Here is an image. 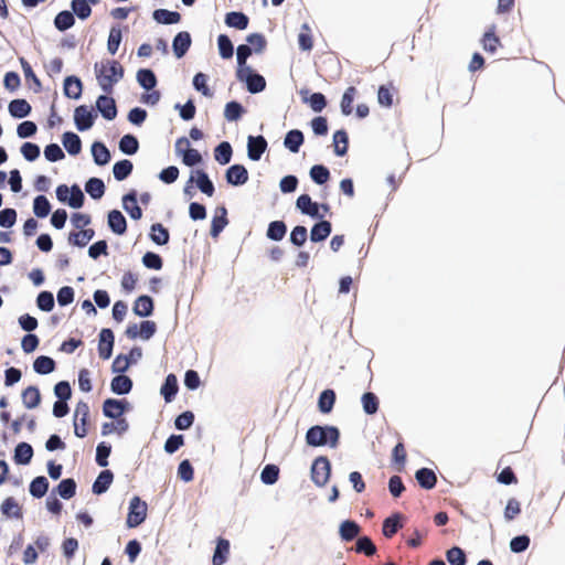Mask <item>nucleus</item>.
Returning a JSON list of instances; mask_svg holds the SVG:
<instances>
[{
	"label": "nucleus",
	"instance_id": "obj_1",
	"mask_svg": "<svg viewBox=\"0 0 565 565\" xmlns=\"http://www.w3.org/2000/svg\"><path fill=\"white\" fill-rule=\"evenodd\" d=\"M94 74L100 89L110 94L114 86L124 77V68L115 60H102L94 64Z\"/></svg>",
	"mask_w": 565,
	"mask_h": 565
},
{
	"label": "nucleus",
	"instance_id": "obj_2",
	"mask_svg": "<svg viewBox=\"0 0 565 565\" xmlns=\"http://www.w3.org/2000/svg\"><path fill=\"white\" fill-rule=\"evenodd\" d=\"M340 433L334 426H312L309 428L306 435V441L309 446L321 447L330 446L331 448L337 447L339 441Z\"/></svg>",
	"mask_w": 565,
	"mask_h": 565
},
{
	"label": "nucleus",
	"instance_id": "obj_3",
	"mask_svg": "<svg viewBox=\"0 0 565 565\" xmlns=\"http://www.w3.org/2000/svg\"><path fill=\"white\" fill-rule=\"evenodd\" d=\"M236 76L238 81L246 84L248 92L252 94L260 93L266 87L265 78L255 73L252 67L237 70Z\"/></svg>",
	"mask_w": 565,
	"mask_h": 565
},
{
	"label": "nucleus",
	"instance_id": "obj_4",
	"mask_svg": "<svg viewBox=\"0 0 565 565\" xmlns=\"http://www.w3.org/2000/svg\"><path fill=\"white\" fill-rule=\"evenodd\" d=\"M147 503L135 495L129 503L127 526L132 529L140 525L147 518Z\"/></svg>",
	"mask_w": 565,
	"mask_h": 565
},
{
	"label": "nucleus",
	"instance_id": "obj_5",
	"mask_svg": "<svg viewBox=\"0 0 565 565\" xmlns=\"http://www.w3.org/2000/svg\"><path fill=\"white\" fill-rule=\"evenodd\" d=\"M330 462L326 457H318L311 466V479L318 487H323L330 478Z\"/></svg>",
	"mask_w": 565,
	"mask_h": 565
},
{
	"label": "nucleus",
	"instance_id": "obj_6",
	"mask_svg": "<svg viewBox=\"0 0 565 565\" xmlns=\"http://www.w3.org/2000/svg\"><path fill=\"white\" fill-rule=\"evenodd\" d=\"M96 118L97 113L92 107L81 105L75 108L74 121L79 131H85L92 128Z\"/></svg>",
	"mask_w": 565,
	"mask_h": 565
},
{
	"label": "nucleus",
	"instance_id": "obj_7",
	"mask_svg": "<svg viewBox=\"0 0 565 565\" xmlns=\"http://www.w3.org/2000/svg\"><path fill=\"white\" fill-rule=\"evenodd\" d=\"M89 415V407L85 402H78L74 412V433L78 438L86 436V423Z\"/></svg>",
	"mask_w": 565,
	"mask_h": 565
},
{
	"label": "nucleus",
	"instance_id": "obj_8",
	"mask_svg": "<svg viewBox=\"0 0 565 565\" xmlns=\"http://www.w3.org/2000/svg\"><path fill=\"white\" fill-rule=\"evenodd\" d=\"M128 407L129 403L124 399L108 398L103 404V413L106 417L119 419Z\"/></svg>",
	"mask_w": 565,
	"mask_h": 565
},
{
	"label": "nucleus",
	"instance_id": "obj_9",
	"mask_svg": "<svg viewBox=\"0 0 565 565\" xmlns=\"http://www.w3.org/2000/svg\"><path fill=\"white\" fill-rule=\"evenodd\" d=\"M267 148V141L263 136H249L247 139V154L253 161H258Z\"/></svg>",
	"mask_w": 565,
	"mask_h": 565
},
{
	"label": "nucleus",
	"instance_id": "obj_10",
	"mask_svg": "<svg viewBox=\"0 0 565 565\" xmlns=\"http://www.w3.org/2000/svg\"><path fill=\"white\" fill-rule=\"evenodd\" d=\"M96 107L97 110L100 113V115L107 119L113 120L117 116V108L114 98L102 95L96 100Z\"/></svg>",
	"mask_w": 565,
	"mask_h": 565
},
{
	"label": "nucleus",
	"instance_id": "obj_11",
	"mask_svg": "<svg viewBox=\"0 0 565 565\" xmlns=\"http://www.w3.org/2000/svg\"><path fill=\"white\" fill-rule=\"evenodd\" d=\"M226 181L235 186L243 185L248 180V172L242 164L231 166L225 174Z\"/></svg>",
	"mask_w": 565,
	"mask_h": 565
},
{
	"label": "nucleus",
	"instance_id": "obj_12",
	"mask_svg": "<svg viewBox=\"0 0 565 565\" xmlns=\"http://www.w3.org/2000/svg\"><path fill=\"white\" fill-rule=\"evenodd\" d=\"M114 347V333L110 329H103L99 333L98 353L104 360L111 356Z\"/></svg>",
	"mask_w": 565,
	"mask_h": 565
},
{
	"label": "nucleus",
	"instance_id": "obj_13",
	"mask_svg": "<svg viewBox=\"0 0 565 565\" xmlns=\"http://www.w3.org/2000/svg\"><path fill=\"white\" fill-rule=\"evenodd\" d=\"M190 182H195L201 192L207 196H212L214 194V185L204 171H193L190 178Z\"/></svg>",
	"mask_w": 565,
	"mask_h": 565
},
{
	"label": "nucleus",
	"instance_id": "obj_14",
	"mask_svg": "<svg viewBox=\"0 0 565 565\" xmlns=\"http://www.w3.org/2000/svg\"><path fill=\"white\" fill-rule=\"evenodd\" d=\"M296 206L303 214L311 217H321L319 214V205L316 202H312L311 198L307 194H302L297 199Z\"/></svg>",
	"mask_w": 565,
	"mask_h": 565
},
{
	"label": "nucleus",
	"instance_id": "obj_15",
	"mask_svg": "<svg viewBox=\"0 0 565 565\" xmlns=\"http://www.w3.org/2000/svg\"><path fill=\"white\" fill-rule=\"evenodd\" d=\"M108 226L117 235L126 232V218L120 211L113 210L108 213Z\"/></svg>",
	"mask_w": 565,
	"mask_h": 565
},
{
	"label": "nucleus",
	"instance_id": "obj_16",
	"mask_svg": "<svg viewBox=\"0 0 565 565\" xmlns=\"http://www.w3.org/2000/svg\"><path fill=\"white\" fill-rule=\"evenodd\" d=\"M83 85L78 77L67 76L64 79V94L68 98L78 99L82 96Z\"/></svg>",
	"mask_w": 565,
	"mask_h": 565
},
{
	"label": "nucleus",
	"instance_id": "obj_17",
	"mask_svg": "<svg viewBox=\"0 0 565 565\" xmlns=\"http://www.w3.org/2000/svg\"><path fill=\"white\" fill-rule=\"evenodd\" d=\"M122 207L132 220H139L142 216V211L137 203L136 193H128L122 198Z\"/></svg>",
	"mask_w": 565,
	"mask_h": 565
},
{
	"label": "nucleus",
	"instance_id": "obj_18",
	"mask_svg": "<svg viewBox=\"0 0 565 565\" xmlns=\"http://www.w3.org/2000/svg\"><path fill=\"white\" fill-rule=\"evenodd\" d=\"M227 211L225 207H218L216 209L215 211V215L212 220V224H211V235L213 237H217L220 235V233L225 228V226L227 225Z\"/></svg>",
	"mask_w": 565,
	"mask_h": 565
},
{
	"label": "nucleus",
	"instance_id": "obj_19",
	"mask_svg": "<svg viewBox=\"0 0 565 565\" xmlns=\"http://www.w3.org/2000/svg\"><path fill=\"white\" fill-rule=\"evenodd\" d=\"M113 479L114 475L110 470L102 471L93 484V492L98 495L105 493L109 489Z\"/></svg>",
	"mask_w": 565,
	"mask_h": 565
},
{
	"label": "nucleus",
	"instance_id": "obj_20",
	"mask_svg": "<svg viewBox=\"0 0 565 565\" xmlns=\"http://www.w3.org/2000/svg\"><path fill=\"white\" fill-rule=\"evenodd\" d=\"M134 313L139 317H149L153 311V302L149 296H140L134 303Z\"/></svg>",
	"mask_w": 565,
	"mask_h": 565
},
{
	"label": "nucleus",
	"instance_id": "obj_21",
	"mask_svg": "<svg viewBox=\"0 0 565 565\" xmlns=\"http://www.w3.org/2000/svg\"><path fill=\"white\" fill-rule=\"evenodd\" d=\"M129 429V424L125 418H119L116 422L105 423L102 426V434L104 436L110 434H117L119 436L127 433Z\"/></svg>",
	"mask_w": 565,
	"mask_h": 565
},
{
	"label": "nucleus",
	"instance_id": "obj_22",
	"mask_svg": "<svg viewBox=\"0 0 565 565\" xmlns=\"http://www.w3.org/2000/svg\"><path fill=\"white\" fill-rule=\"evenodd\" d=\"M191 45V38L188 32H180L173 40V52L177 57H182Z\"/></svg>",
	"mask_w": 565,
	"mask_h": 565
},
{
	"label": "nucleus",
	"instance_id": "obj_23",
	"mask_svg": "<svg viewBox=\"0 0 565 565\" xmlns=\"http://www.w3.org/2000/svg\"><path fill=\"white\" fill-rule=\"evenodd\" d=\"M131 387H132V382L126 375H117L111 380V383H110L111 391L118 395L129 393Z\"/></svg>",
	"mask_w": 565,
	"mask_h": 565
},
{
	"label": "nucleus",
	"instance_id": "obj_24",
	"mask_svg": "<svg viewBox=\"0 0 565 565\" xmlns=\"http://www.w3.org/2000/svg\"><path fill=\"white\" fill-rule=\"evenodd\" d=\"M92 6L93 2L88 0H72V13L81 20H86L92 14Z\"/></svg>",
	"mask_w": 565,
	"mask_h": 565
},
{
	"label": "nucleus",
	"instance_id": "obj_25",
	"mask_svg": "<svg viewBox=\"0 0 565 565\" xmlns=\"http://www.w3.org/2000/svg\"><path fill=\"white\" fill-rule=\"evenodd\" d=\"M22 402L28 409L35 408L41 402L40 391L35 386H29L22 392Z\"/></svg>",
	"mask_w": 565,
	"mask_h": 565
},
{
	"label": "nucleus",
	"instance_id": "obj_26",
	"mask_svg": "<svg viewBox=\"0 0 565 565\" xmlns=\"http://www.w3.org/2000/svg\"><path fill=\"white\" fill-rule=\"evenodd\" d=\"M33 456L32 447L26 443H20L14 449V461L19 465H28Z\"/></svg>",
	"mask_w": 565,
	"mask_h": 565
},
{
	"label": "nucleus",
	"instance_id": "obj_27",
	"mask_svg": "<svg viewBox=\"0 0 565 565\" xmlns=\"http://www.w3.org/2000/svg\"><path fill=\"white\" fill-rule=\"evenodd\" d=\"M31 111V106L25 99H14L9 104V113L12 117L23 118Z\"/></svg>",
	"mask_w": 565,
	"mask_h": 565
},
{
	"label": "nucleus",
	"instance_id": "obj_28",
	"mask_svg": "<svg viewBox=\"0 0 565 565\" xmlns=\"http://www.w3.org/2000/svg\"><path fill=\"white\" fill-rule=\"evenodd\" d=\"M137 82L138 84L147 89L151 90L157 85V78L154 73L151 70L142 68L137 72Z\"/></svg>",
	"mask_w": 565,
	"mask_h": 565
},
{
	"label": "nucleus",
	"instance_id": "obj_29",
	"mask_svg": "<svg viewBox=\"0 0 565 565\" xmlns=\"http://www.w3.org/2000/svg\"><path fill=\"white\" fill-rule=\"evenodd\" d=\"M415 477L424 489H433L437 481L435 472L427 468L419 469Z\"/></svg>",
	"mask_w": 565,
	"mask_h": 565
},
{
	"label": "nucleus",
	"instance_id": "obj_30",
	"mask_svg": "<svg viewBox=\"0 0 565 565\" xmlns=\"http://www.w3.org/2000/svg\"><path fill=\"white\" fill-rule=\"evenodd\" d=\"M303 142V135L300 130H290L284 140V145L291 152L297 153L301 143Z\"/></svg>",
	"mask_w": 565,
	"mask_h": 565
},
{
	"label": "nucleus",
	"instance_id": "obj_31",
	"mask_svg": "<svg viewBox=\"0 0 565 565\" xmlns=\"http://www.w3.org/2000/svg\"><path fill=\"white\" fill-rule=\"evenodd\" d=\"M225 23L230 28L245 30L248 25V18L242 12H230L225 17Z\"/></svg>",
	"mask_w": 565,
	"mask_h": 565
},
{
	"label": "nucleus",
	"instance_id": "obj_32",
	"mask_svg": "<svg viewBox=\"0 0 565 565\" xmlns=\"http://www.w3.org/2000/svg\"><path fill=\"white\" fill-rule=\"evenodd\" d=\"M153 19L161 24H174L180 21L181 17L175 11L158 9L153 12Z\"/></svg>",
	"mask_w": 565,
	"mask_h": 565
},
{
	"label": "nucleus",
	"instance_id": "obj_33",
	"mask_svg": "<svg viewBox=\"0 0 565 565\" xmlns=\"http://www.w3.org/2000/svg\"><path fill=\"white\" fill-rule=\"evenodd\" d=\"M331 233V224L328 221H322L316 224L310 232V239L312 242H321L326 239Z\"/></svg>",
	"mask_w": 565,
	"mask_h": 565
},
{
	"label": "nucleus",
	"instance_id": "obj_34",
	"mask_svg": "<svg viewBox=\"0 0 565 565\" xmlns=\"http://www.w3.org/2000/svg\"><path fill=\"white\" fill-rule=\"evenodd\" d=\"M62 142L70 154L74 156L79 153L82 143L79 137L76 134L65 132L63 135Z\"/></svg>",
	"mask_w": 565,
	"mask_h": 565
},
{
	"label": "nucleus",
	"instance_id": "obj_35",
	"mask_svg": "<svg viewBox=\"0 0 565 565\" xmlns=\"http://www.w3.org/2000/svg\"><path fill=\"white\" fill-rule=\"evenodd\" d=\"M230 553V542L224 539L217 541V545L213 555V565H223Z\"/></svg>",
	"mask_w": 565,
	"mask_h": 565
},
{
	"label": "nucleus",
	"instance_id": "obj_36",
	"mask_svg": "<svg viewBox=\"0 0 565 565\" xmlns=\"http://www.w3.org/2000/svg\"><path fill=\"white\" fill-rule=\"evenodd\" d=\"M335 402V394L332 390L323 391L318 401L319 411L323 414H328L332 411Z\"/></svg>",
	"mask_w": 565,
	"mask_h": 565
},
{
	"label": "nucleus",
	"instance_id": "obj_37",
	"mask_svg": "<svg viewBox=\"0 0 565 565\" xmlns=\"http://www.w3.org/2000/svg\"><path fill=\"white\" fill-rule=\"evenodd\" d=\"M232 146L227 141L221 142L214 150V158L220 164H226L232 158Z\"/></svg>",
	"mask_w": 565,
	"mask_h": 565
},
{
	"label": "nucleus",
	"instance_id": "obj_38",
	"mask_svg": "<svg viewBox=\"0 0 565 565\" xmlns=\"http://www.w3.org/2000/svg\"><path fill=\"white\" fill-rule=\"evenodd\" d=\"M92 154L94 157V161L98 166H104L108 163L110 159V153L108 149L100 142H94L92 146Z\"/></svg>",
	"mask_w": 565,
	"mask_h": 565
},
{
	"label": "nucleus",
	"instance_id": "obj_39",
	"mask_svg": "<svg viewBox=\"0 0 565 565\" xmlns=\"http://www.w3.org/2000/svg\"><path fill=\"white\" fill-rule=\"evenodd\" d=\"M33 369L39 374H50L55 369V362L49 356L41 355L34 361Z\"/></svg>",
	"mask_w": 565,
	"mask_h": 565
},
{
	"label": "nucleus",
	"instance_id": "obj_40",
	"mask_svg": "<svg viewBox=\"0 0 565 565\" xmlns=\"http://www.w3.org/2000/svg\"><path fill=\"white\" fill-rule=\"evenodd\" d=\"M339 532L342 540L351 541L358 536L360 527L355 522L347 520L340 524Z\"/></svg>",
	"mask_w": 565,
	"mask_h": 565
},
{
	"label": "nucleus",
	"instance_id": "obj_41",
	"mask_svg": "<svg viewBox=\"0 0 565 565\" xmlns=\"http://www.w3.org/2000/svg\"><path fill=\"white\" fill-rule=\"evenodd\" d=\"M75 23L74 14L70 11L60 12L54 19V25L60 31H66Z\"/></svg>",
	"mask_w": 565,
	"mask_h": 565
},
{
	"label": "nucleus",
	"instance_id": "obj_42",
	"mask_svg": "<svg viewBox=\"0 0 565 565\" xmlns=\"http://www.w3.org/2000/svg\"><path fill=\"white\" fill-rule=\"evenodd\" d=\"M150 238L158 245H166L169 242V232L162 224H153L151 226Z\"/></svg>",
	"mask_w": 565,
	"mask_h": 565
},
{
	"label": "nucleus",
	"instance_id": "obj_43",
	"mask_svg": "<svg viewBox=\"0 0 565 565\" xmlns=\"http://www.w3.org/2000/svg\"><path fill=\"white\" fill-rule=\"evenodd\" d=\"M333 146L337 156H344L348 150V135L344 130H338L333 135Z\"/></svg>",
	"mask_w": 565,
	"mask_h": 565
},
{
	"label": "nucleus",
	"instance_id": "obj_44",
	"mask_svg": "<svg viewBox=\"0 0 565 565\" xmlns=\"http://www.w3.org/2000/svg\"><path fill=\"white\" fill-rule=\"evenodd\" d=\"M51 211V204L46 196L38 195L33 201V213L38 217H46Z\"/></svg>",
	"mask_w": 565,
	"mask_h": 565
},
{
	"label": "nucleus",
	"instance_id": "obj_45",
	"mask_svg": "<svg viewBox=\"0 0 565 565\" xmlns=\"http://www.w3.org/2000/svg\"><path fill=\"white\" fill-rule=\"evenodd\" d=\"M85 190L93 199H100L104 195L105 185L102 180L92 178L86 182Z\"/></svg>",
	"mask_w": 565,
	"mask_h": 565
},
{
	"label": "nucleus",
	"instance_id": "obj_46",
	"mask_svg": "<svg viewBox=\"0 0 565 565\" xmlns=\"http://www.w3.org/2000/svg\"><path fill=\"white\" fill-rule=\"evenodd\" d=\"M401 527H402L401 515L394 514V515L385 519V521L383 523V534L386 537H392Z\"/></svg>",
	"mask_w": 565,
	"mask_h": 565
},
{
	"label": "nucleus",
	"instance_id": "obj_47",
	"mask_svg": "<svg viewBox=\"0 0 565 565\" xmlns=\"http://www.w3.org/2000/svg\"><path fill=\"white\" fill-rule=\"evenodd\" d=\"M121 30L117 26H113L109 31L108 41H107V51L114 55L117 53L119 45L121 43Z\"/></svg>",
	"mask_w": 565,
	"mask_h": 565
},
{
	"label": "nucleus",
	"instance_id": "obj_48",
	"mask_svg": "<svg viewBox=\"0 0 565 565\" xmlns=\"http://www.w3.org/2000/svg\"><path fill=\"white\" fill-rule=\"evenodd\" d=\"M132 170V163L129 160H121L114 164L113 173L116 180H125Z\"/></svg>",
	"mask_w": 565,
	"mask_h": 565
},
{
	"label": "nucleus",
	"instance_id": "obj_49",
	"mask_svg": "<svg viewBox=\"0 0 565 565\" xmlns=\"http://www.w3.org/2000/svg\"><path fill=\"white\" fill-rule=\"evenodd\" d=\"M178 391V381L173 374L167 376L164 384L161 387V394L164 396L167 402H170L171 398L177 394Z\"/></svg>",
	"mask_w": 565,
	"mask_h": 565
},
{
	"label": "nucleus",
	"instance_id": "obj_50",
	"mask_svg": "<svg viewBox=\"0 0 565 565\" xmlns=\"http://www.w3.org/2000/svg\"><path fill=\"white\" fill-rule=\"evenodd\" d=\"M138 148V140L131 135H125L119 141V149L126 154H135Z\"/></svg>",
	"mask_w": 565,
	"mask_h": 565
},
{
	"label": "nucleus",
	"instance_id": "obj_51",
	"mask_svg": "<svg viewBox=\"0 0 565 565\" xmlns=\"http://www.w3.org/2000/svg\"><path fill=\"white\" fill-rule=\"evenodd\" d=\"M243 113H244V108L237 102H230L225 105L224 117L228 121L238 120L242 117Z\"/></svg>",
	"mask_w": 565,
	"mask_h": 565
},
{
	"label": "nucleus",
	"instance_id": "obj_52",
	"mask_svg": "<svg viewBox=\"0 0 565 565\" xmlns=\"http://www.w3.org/2000/svg\"><path fill=\"white\" fill-rule=\"evenodd\" d=\"M49 489L45 477H36L30 484V493L35 498H42Z\"/></svg>",
	"mask_w": 565,
	"mask_h": 565
},
{
	"label": "nucleus",
	"instance_id": "obj_53",
	"mask_svg": "<svg viewBox=\"0 0 565 565\" xmlns=\"http://www.w3.org/2000/svg\"><path fill=\"white\" fill-rule=\"evenodd\" d=\"M217 47L221 57L231 58L233 56L234 47L227 35L221 34L217 38Z\"/></svg>",
	"mask_w": 565,
	"mask_h": 565
},
{
	"label": "nucleus",
	"instance_id": "obj_54",
	"mask_svg": "<svg viewBox=\"0 0 565 565\" xmlns=\"http://www.w3.org/2000/svg\"><path fill=\"white\" fill-rule=\"evenodd\" d=\"M56 491L63 499H71L75 494L76 483L73 479H64L57 486Z\"/></svg>",
	"mask_w": 565,
	"mask_h": 565
},
{
	"label": "nucleus",
	"instance_id": "obj_55",
	"mask_svg": "<svg viewBox=\"0 0 565 565\" xmlns=\"http://www.w3.org/2000/svg\"><path fill=\"white\" fill-rule=\"evenodd\" d=\"M94 237L93 230H83L77 233H72L70 235V241L79 247L86 246L87 243Z\"/></svg>",
	"mask_w": 565,
	"mask_h": 565
},
{
	"label": "nucleus",
	"instance_id": "obj_56",
	"mask_svg": "<svg viewBox=\"0 0 565 565\" xmlns=\"http://www.w3.org/2000/svg\"><path fill=\"white\" fill-rule=\"evenodd\" d=\"M299 47L303 51H310L312 49V38L310 34V26L307 23L301 25L300 33L298 34Z\"/></svg>",
	"mask_w": 565,
	"mask_h": 565
},
{
	"label": "nucleus",
	"instance_id": "obj_57",
	"mask_svg": "<svg viewBox=\"0 0 565 565\" xmlns=\"http://www.w3.org/2000/svg\"><path fill=\"white\" fill-rule=\"evenodd\" d=\"M363 411L369 414H375L379 408L377 397L373 393H364L361 398Z\"/></svg>",
	"mask_w": 565,
	"mask_h": 565
},
{
	"label": "nucleus",
	"instance_id": "obj_58",
	"mask_svg": "<svg viewBox=\"0 0 565 565\" xmlns=\"http://www.w3.org/2000/svg\"><path fill=\"white\" fill-rule=\"evenodd\" d=\"M286 234V225L280 221L271 222L267 230V236L273 241H280Z\"/></svg>",
	"mask_w": 565,
	"mask_h": 565
},
{
	"label": "nucleus",
	"instance_id": "obj_59",
	"mask_svg": "<svg viewBox=\"0 0 565 565\" xmlns=\"http://www.w3.org/2000/svg\"><path fill=\"white\" fill-rule=\"evenodd\" d=\"M278 475L279 469L277 466L267 465L260 473V480L265 484H274L278 479Z\"/></svg>",
	"mask_w": 565,
	"mask_h": 565
},
{
	"label": "nucleus",
	"instance_id": "obj_60",
	"mask_svg": "<svg viewBox=\"0 0 565 565\" xmlns=\"http://www.w3.org/2000/svg\"><path fill=\"white\" fill-rule=\"evenodd\" d=\"M447 561L450 565H465L466 564V555L460 547H451L446 553Z\"/></svg>",
	"mask_w": 565,
	"mask_h": 565
},
{
	"label": "nucleus",
	"instance_id": "obj_61",
	"mask_svg": "<svg viewBox=\"0 0 565 565\" xmlns=\"http://www.w3.org/2000/svg\"><path fill=\"white\" fill-rule=\"evenodd\" d=\"M310 177L316 183L323 184L328 181L330 173L326 167L317 164L310 169Z\"/></svg>",
	"mask_w": 565,
	"mask_h": 565
},
{
	"label": "nucleus",
	"instance_id": "obj_62",
	"mask_svg": "<svg viewBox=\"0 0 565 565\" xmlns=\"http://www.w3.org/2000/svg\"><path fill=\"white\" fill-rule=\"evenodd\" d=\"M193 86L198 92H201L206 97H212V92L207 86V76L203 73H198L193 78Z\"/></svg>",
	"mask_w": 565,
	"mask_h": 565
},
{
	"label": "nucleus",
	"instance_id": "obj_63",
	"mask_svg": "<svg viewBox=\"0 0 565 565\" xmlns=\"http://www.w3.org/2000/svg\"><path fill=\"white\" fill-rule=\"evenodd\" d=\"M70 199L67 204L73 209H79L84 203V194L78 185L70 188Z\"/></svg>",
	"mask_w": 565,
	"mask_h": 565
},
{
	"label": "nucleus",
	"instance_id": "obj_64",
	"mask_svg": "<svg viewBox=\"0 0 565 565\" xmlns=\"http://www.w3.org/2000/svg\"><path fill=\"white\" fill-rule=\"evenodd\" d=\"M38 307L43 311H51L54 307V298L53 295L49 291H42L39 294L36 298Z\"/></svg>",
	"mask_w": 565,
	"mask_h": 565
}]
</instances>
